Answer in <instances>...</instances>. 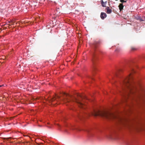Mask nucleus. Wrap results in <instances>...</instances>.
<instances>
[{"label":"nucleus","mask_w":145,"mask_h":145,"mask_svg":"<svg viewBox=\"0 0 145 145\" xmlns=\"http://www.w3.org/2000/svg\"><path fill=\"white\" fill-rule=\"evenodd\" d=\"M138 19L141 22L144 21L145 20L144 18H142L140 16L138 17Z\"/></svg>","instance_id":"9"},{"label":"nucleus","mask_w":145,"mask_h":145,"mask_svg":"<svg viewBox=\"0 0 145 145\" xmlns=\"http://www.w3.org/2000/svg\"><path fill=\"white\" fill-rule=\"evenodd\" d=\"M97 43L96 42H95L92 44V47L93 48H95L96 47Z\"/></svg>","instance_id":"10"},{"label":"nucleus","mask_w":145,"mask_h":145,"mask_svg":"<svg viewBox=\"0 0 145 145\" xmlns=\"http://www.w3.org/2000/svg\"><path fill=\"white\" fill-rule=\"evenodd\" d=\"M91 79H93V78H91Z\"/></svg>","instance_id":"21"},{"label":"nucleus","mask_w":145,"mask_h":145,"mask_svg":"<svg viewBox=\"0 0 145 145\" xmlns=\"http://www.w3.org/2000/svg\"><path fill=\"white\" fill-rule=\"evenodd\" d=\"M93 115L95 116H99L102 117L108 118L110 116L112 115V114L106 111L100 112L98 111L95 112Z\"/></svg>","instance_id":"3"},{"label":"nucleus","mask_w":145,"mask_h":145,"mask_svg":"<svg viewBox=\"0 0 145 145\" xmlns=\"http://www.w3.org/2000/svg\"><path fill=\"white\" fill-rule=\"evenodd\" d=\"M106 13L107 14H110L112 12V10L111 9H110L109 7H107L106 9Z\"/></svg>","instance_id":"6"},{"label":"nucleus","mask_w":145,"mask_h":145,"mask_svg":"<svg viewBox=\"0 0 145 145\" xmlns=\"http://www.w3.org/2000/svg\"><path fill=\"white\" fill-rule=\"evenodd\" d=\"M64 100H65L67 102H68L69 101V99L67 98H65V99H64Z\"/></svg>","instance_id":"17"},{"label":"nucleus","mask_w":145,"mask_h":145,"mask_svg":"<svg viewBox=\"0 0 145 145\" xmlns=\"http://www.w3.org/2000/svg\"><path fill=\"white\" fill-rule=\"evenodd\" d=\"M3 86H4V85H0V87H1Z\"/></svg>","instance_id":"18"},{"label":"nucleus","mask_w":145,"mask_h":145,"mask_svg":"<svg viewBox=\"0 0 145 145\" xmlns=\"http://www.w3.org/2000/svg\"><path fill=\"white\" fill-rule=\"evenodd\" d=\"M101 4L102 6L104 7H106V3L107 2L105 1V2H104L103 0H101Z\"/></svg>","instance_id":"7"},{"label":"nucleus","mask_w":145,"mask_h":145,"mask_svg":"<svg viewBox=\"0 0 145 145\" xmlns=\"http://www.w3.org/2000/svg\"><path fill=\"white\" fill-rule=\"evenodd\" d=\"M91 129L90 128H88L86 129V131L88 133H90Z\"/></svg>","instance_id":"11"},{"label":"nucleus","mask_w":145,"mask_h":145,"mask_svg":"<svg viewBox=\"0 0 145 145\" xmlns=\"http://www.w3.org/2000/svg\"><path fill=\"white\" fill-rule=\"evenodd\" d=\"M64 94L65 95H66V96H67V95L65 93H64Z\"/></svg>","instance_id":"20"},{"label":"nucleus","mask_w":145,"mask_h":145,"mask_svg":"<svg viewBox=\"0 0 145 145\" xmlns=\"http://www.w3.org/2000/svg\"><path fill=\"white\" fill-rule=\"evenodd\" d=\"M76 101L79 107L82 108H85L84 107H85V105L82 103L80 101L76 99Z\"/></svg>","instance_id":"4"},{"label":"nucleus","mask_w":145,"mask_h":145,"mask_svg":"<svg viewBox=\"0 0 145 145\" xmlns=\"http://www.w3.org/2000/svg\"><path fill=\"white\" fill-rule=\"evenodd\" d=\"M120 2L121 3H124V2H126V1H124V0H120Z\"/></svg>","instance_id":"16"},{"label":"nucleus","mask_w":145,"mask_h":145,"mask_svg":"<svg viewBox=\"0 0 145 145\" xmlns=\"http://www.w3.org/2000/svg\"><path fill=\"white\" fill-rule=\"evenodd\" d=\"M9 25H10V26L11 25V24L10 23V24H9Z\"/></svg>","instance_id":"19"},{"label":"nucleus","mask_w":145,"mask_h":145,"mask_svg":"<svg viewBox=\"0 0 145 145\" xmlns=\"http://www.w3.org/2000/svg\"><path fill=\"white\" fill-rule=\"evenodd\" d=\"M122 71V70L121 69H119L118 70H117V72H116V75H117V74H118V73L119 72H120V71Z\"/></svg>","instance_id":"13"},{"label":"nucleus","mask_w":145,"mask_h":145,"mask_svg":"<svg viewBox=\"0 0 145 145\" xmlns=\"http://www.w3.org/2000/svg\"><path fill=\"white\" fill-rule=\"evenodd\" d=\"M80 119H81L82 117H83V116L81 114L78 117Z\"/></svg>","instance_id":"15"},{"label":"nucleus","mask_w":145,"mask_h":145,"mask_svg":"<svg viewBox=\"0 0 145 145\" xmlns=\"http://www.w3.org/2000/svg\"><path fill=\"white\" fill-rule=\"evenodd\" d=\"M93 58H94L96 56V54L95 53V52H93Z\"/></svg>","instance_id":"14"},{"label":"nucleus","mask_w":145,"mask_h":145,"mask_svg":"<svg viewBox=\"0 0 145 145\" xmlns=\"http://www.w3.org/2000/svg\"><path fill=\"white\" fill-rule=\"evenodd\" d=\"M119 8L120 10L121 11V10L123 9V4L122 3L120 4L119 6Z\"/></svg>","instance_id":"8"},{"label":"nucleus","mask_w":145,"mask_h":145,"mask_svg":"<svg viewBox=\"0 0 145 145\" xmlns=\"http://www.w3.org/2000/svg\"><path fill=\"white\" fill-rule=\"evenodd\" d=\"M130 69L131 72L127 77L124 78L122 80L123 86L122 90L126 89L131 90V88L136 87L137 85L138 86L141 85L138 81L136 80L132 74V72H135L134 69L131 67H130Z\"/></svg>","instance_id":"2"},{"label":"nucleus","mask_w":145,"mask_h":145,"mask_svg":"<svg viewBox=\"0 0 145 145\" xmlns=\"http://www.w3.org/2000/svg\"><path fill=\"white\" fill-rule=\"evenodd\" d=\"M107 16L106 14L104 12H101V17L102 19H103L106 18Z\"/></svg>","instance_id":"5"},{"label":"nucleus","mask_w":145,"mask_h":145,"mask_svg":"<svg viewBox=\"0 0 145 145\" xmlns=\"http://www.w3.org/2000/svg\"><path fill=\"white\" fill-rule=\"evenodd\" d=\"M138 86L139 89L136 86L131 88V90L128 89L122 90L121 94L126 100L131 96L138 103L145 106V89L142 85Z\"/></svg>","instance_id":"1"},{"label":"nucleus","mask_w":145,"mask_h":145,"mask_svg":"<svg viewBox=\"0 0 145 145\" xmlns=\"http://www.w3.org/2000/svg\"><path fill=\"white\" fill-rule=\"evenodd\" d=\"M92 60L93 61V59H92Z\"/></svg>","instance_id":"22"},{"label":"nucleus","mask_w":145,"mask_h":145,"mask_svg":"<svg viewBox=\"0 0 145 145\" xmlns=\"http://www.w3.org/2000/svg\"><path fill=\"white\" fill-rule=\"evenodd\" d=\"M57 98H59V97L58 95H57V97H54L53 98H52V99L51 100H52V101H53L56 100V99Z\"/></svg>","instance_id":"12"}]
</instances>
